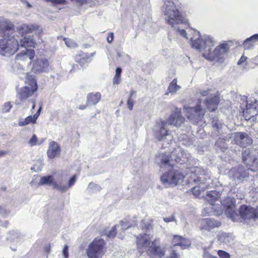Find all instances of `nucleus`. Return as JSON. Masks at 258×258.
Instances as JSON below:
<instances>
[{
  "instance_id": "obj_1",
  "label": "nucleus",
  "mask_w": 258,
  "mask_h": 258,
  "mask_svg": "<svg viewBox=\"0 0 258 258\" xmlns=\"http://www.w3.org/2000/svg\"><path fill=\"white\" fill-rule=\"evenodd\" d=\"M171 157L169 155H163L161 159L160 166L171 167V168L168 172L164 173L161 176V181L163 184L176 185L182 181L184 177L183 174L177 169L172 163Z\"/></svg>"
},
{
  "instance_id": "obj_2",
  "label": "nucleus",
  "mask_w": 258,
  "mask_h": 258,
  "mask_svg": "<svg viewBox=\"0 0 258 258\" xmlns=\"http://www.w3.org/2000/svg\"><path fill=\"white\" fill-rule=\"evenodd\" d=\"M208 177V175L203 169L198 167H196L193 169L190 173L189 181H192L199 184L198 186H196L191 189V192L195 196H199L201 191L205 190V187L201 188L200 185L205 184Z\"/></svg>"
},
{
  "instance_id": "obj_3",
  "label": "nucleus",
  "mask_w": 258,
  "mask_h": 258,
  "mask_svg": "<svg viewBox=\"0 0 258 258\" xmlns=\"http://www.w3.org/2000/svg\"><path fill=\"white\" fill-rule=\"evenodd\" d=\"M167 3L169 5L166 4L164 10L166 23L172 27L176 24L184 23V18L176 8L174 3L172 1H168Z\"/></svg>"
},
{
  "instance_id": "obj_4",
  "label": "nucleus",
  "mask_w": 258,
  "mask_h": 258,
  "mask_svg": "<svg viewBox=\"0 0 258 258\" xmlns=\"http://www.w3.org/2000/svg\"><path fill=\"white\" fill-rule=\"evenodd\" d=\"M106 243L102 238H95L86 249L89 258H102L106 251Z\"/></svg>"
},
{
  "instance_id": "obj_5",
  "label": "nucleus",
  "mask_w": 258,
  "mask_h": 258,
  "mask_svg": "<svg viewBox=\"0 0 258 258\" xmlns=\"http://www.w3.org/2000/svg\"><path fill=\"white\" fill-rule=\"evenodd\" d=\"M0 39V54L3 55H10L15 53L19 48L18 40L10 35L3 37Z\"/></svg>"
},
{
  "instance_id": "obj_6",
  "label": "nucleus",
  "mask_w": 258,
  "mask_h": 258,
  "mask_svg": "<svg viewBox=\"0 0 258 258\" xmlns=\"http://www.w3.org/2000/svg\"><path fill=\"white\" fill-rule=\"evenodd\" d=\"M256 153L253 148L245 149L242 152L243 162L248 167V169L254 172L258 171V159Z\"/></svg>"
},
{
  "instance_id": "obj_7",
  "label": "nucleus",
  "mask_w": 258,
  "mask_h": 258,
  "mask_svg": "<svg viewBox=\"0 0 258 258\" xmlns=\"http://www.w3.org/2000/svg\"><path fill=\"white\" fill-rule=\"evenodd\" d=\"M183 109L185 115L188 119L201 120L206 113V109L202 106V100L199 99L195 106L189 107L184 106Z\"/></svg>"
},
{
  "instance_id": "obj_8",
  "label": "nucleus",
  "mask_w": 258,
  "mask_h": 258,
  "mask_svg": "<svg viewBox=\"0 0 258 258\" xmlns=\"http://www.w3.org/2000/svg\"><path fill=\"white\" fill-rule=\"evenodd\" d=\"M247 99L246 96L243 97L245 105L244 107H241V109L242 116L246 120H248L258 114V107L257 102L255 100L248 103Z\"/></svg>"
},
{
  "instance_id": "obj_9",
  "label": "nucleus",
  "mask_w": 258,
  "mask_h": 258,
  "mask_svg": "<svg viewBox=\"0 0 258 258\" xmlns=\"http://www.w3.org/2000/svg\"><path fill=\"white\" fill-rule=\"evenodd\" d=\"M229 46L227 43H223L217 46L213 52H209L207 54L203 53V56L208 60H217L220 61L223 58L224 56L228 52Z\"/></svg>"
},
{
  "instance_id": "obj_10",
  "label": "nucleus",
  "mask_w": 258,
  "mask_h": 258,
  "mask_svg": "<svg viewBox=\"0 0 258 258\" xmlns=\"http://www.w3.org/2000/svg\"><path fill=\"white\" fill-rule=\"evenodd\" d=\"M220 101V94L217 92L207 97L205 99L204 103L209 111L213 112L217 109Z\"/></svg>"
},
{
  "instance_id": "obj_11",
  "label": "nucleus",
  "mask_w": 258,
  "mask_h": 258,
  "mask_svg": "<svg viewBox=\"0 0 258 258\" xmlns=\"http://www.w3.org/2000/svg\"><path fill=\"white\" fill-rule=\"evenodd\" d=\"M185 121V118L181 114V109L176 107L172 112L167 122L169 124L179 127Z\"/></svg>"
},
{
  "instance_id": "obj_12",
  "label": "nucleus",
  "mask_w": 258,
  "mask_h": 258,
  "mask_svg": "<svg viewBox=\"0 0 258 258\" xmlns=\"http://www.w3.org/2000/svg\"><path fill=\"white\" fill-rule=\"evenodd\" d=\"M49 66L46 58H37L33 63L32 71L35 74H39L46 72Z\"/></svg>"
},
{
  "instance_id": "obj_13",
  "label": "nucleus",
  "mask_w": 258,
  "mask_h": 258,
  "mask_svg": "<svg viewBox=\"0 0 258 258\" xmlns=\"http://www.w3.org/2000/svg\"><path fill=\"white\" fill-rule=\"evenodd\" d=\"M166 124V122L164 120H160L156 123L157 130L155 132V136L159 141L162 140L168 135L169 131L165 128Z\"/></svg>"
},
{
  "instance_id": "obj_14",
  "label": "nucleus",
  "mask_w": 258,
  "mask_h": 258,
  "mask_svg": "<svg viewBox=\"0 0 258 258\" xmlns=\"http://www.w3.org/2000/svg\"><path fill=\"white\" fill-rule=\"evenodd\" d=\"M42 108V105L41 104L37 112L33 115H29L25 119L20 120L18 122V125L20 126H23L29 124H34L36 123L37 120L40 114Z\"/></svg>"
},
{
  "instance_id": "obj_15",
  "label": "nucleus",
  "mask_w": 258,
  "mask_h": 258,
  "mask_svg": "<svg viewBox=\"0 0 258 258\" xmlns=\"http://www.w3.org/2000/svg\"><path fill=\"white\" fill-rule=\"evenodd\" d=\"M236 140L237 144L243 148H245L252 143V139L244 132H239L236 135Z\"/></svg>"
},
{
  "instance_id": "obj_16",
  "label": "nucleus",
  "mask_w": 258,
  "mask_h": 258,
  "mask_svg": "<svg viewBox=\"0 0 258 258\" xmlns=\"http://www.w3.org/2000/svg\"><path fill=\"white\" fill-rule=\"evenodd\" d=\"M200 229L210 231L213 228L218 227L221 225V222L211 219H203L200 221Z\"/></svg>"
},
{
  "instance_id": "obj_17",
  "label": "nucleus",
  "mask_w": 258,
  "mask_h": 258,
  "mask_svg": "<svg viewBox=\"0 0 258 258\" xmlns=\"http://www.w3.org/2000/svg\"><path fill=\"white\" fill-rule=\"evenodd\" d=\"M36 91L29 86L22 87L18 93V98L21 101H25L33 96Z\"/></svg>"
},
{
  "instance_id": "obj_18",
  "label": "nucleus",
  "mask_w": 258,
  "mask_h": 258,
  "mask_svg": "<svg viewBox=\"0 0 258 258\" xmlns=\"http://www.w3.org/2000/svg\"><path fill=\"white\" fill-rule=\"evenodd\" d=\"M14 30V25L10 22L4 19H0V36L5 37L9 35L6 33L7 31H12Z\"/></svg>"
},
{
  "instance_id": "obj_19",
  "label": "nucleus",
  "mask_w": 258,
  "mask_h": 258,
  "mask_svg": "<svg viewBox=\"0 0 258 258\" xmlns=\"http://www.w3.org/2000/svg\"><path fill=\"white\" fill-rule=\"evenodd\" d=\"M60 148L59 145L55 141H51L49 143V148L47 151V155L49 158L53 159L60 154Z\"/></svg>"
},
{
  "instance_id": "obj_20",
  "label": "nucleus",
  "mask_w": 258,
  "mask_h": 258,
  "mask_svg": "<svg viewBox=\"0 0 258 258\" xmlns=\"http://www.w3.org/2000/svg\"><path fill=\"white\" fill-rule=\"evenodd\" d=\"M39 26L36 24H22L18 28V31L22 35L31 33L37 31Z\"/></svg>"
},
{
  "instance_id": "obj_21",
  "label": "nucleus",
  "mask_w": 258,
  "mask_h": 258,
  "mask_svg": "<svg viewBox=\"0 0 258 258\" xmlns=\"http://www.w3.org/2000/svg\"><path fill=\"white\" fill-rule=\"evenodd\" d=\"M148 253L150 256H158L160 258L165 254L164 251L159 246L157 245L154 242L152 243L151 245L149 248Z\"/></svg>"
},
{
  "instance_id": "obj_22",
  "label": "nucleus",
  "mask_w": 258,
  "mask_h": 258,
  "mask_svg": "<svg viewBox=\"0 0 258 258\" xmlns=\"http://www.w3.org/2000/svg\"><path fill=\"white\" fill-rule=\"evenodd\" d=\"M172 244L174 246H180L182 249L185 248L189 245L188 240L179 235H174Z\"/></svg>"
},
{
  "instance_id": "obj_23",
  "label": "nucleus",
  "mask_w": 258,
  "mask_h": 258,
  "mask_svg": "<svg viewBox=\"0 0 258 258\" xmlns=\"http://www.w3.org/2000/svg\"><path fill=\"white\" fill-rule=\"evenodd\" d=\"M38 184L39 185L44 184H52L53 186V188L58 189L59 188V185L56 182L54 181V178L52 175H48L41 177Z\"/></svg>"
},
{
  "instance_id": "obj_24",
  "label": "nucleus",
  "mask_w": 258,
  "mask_h": 258,
  "mask_svg": "<svg viewBox=\"0 0 258 258\" xmlns=\"http://www.w3.org/2000/svg\"><path fill=\"white\" fill-rule=\"evenodd\" d=\"M149 235L147 234H140L137 237V244L138 247H144L150 244Z\"/></svg>"
},
{
  "instance_id": "obj_25",
  "label": "nucleus",
  "mask_w": 258,
  "mask_h": 258,
  "mask_svg": "<svg viewBox=\"0 0 258 258\" xmlns=\"http://www.w3.org/2000/svg\"><path fill=\"white\" fill-rule=\"evenodd\" d=\"M20 44L22 47L25 48H35L36 43L32 37L29 36L21 39Z\"/></svg>"
},
{
  "instance_id": "obj_26",
  "label": "nucleus",
  "mask_w": 258,
  "mask_h": 258,
  "mask_svg": "<svg viewBox=\"0 0 258 258\" xmlns=\"http://www.w3.org/2000/svg\"><path fill=\"white\" fill-rule=\"evenodd\" d=\"M101 95L99 92L90 93L88 94L87 97V104H96L100 100Z\"/></svg>"
},
{
  "instance_id": "obj_27",
  "label": "nucleus",
  "mask_w": 258,
  "mask_h": 258,
  "mask_svg": "<svg viewBox=\"0 0 258 258\" xmlns=\"http://www.w3.org/2000/svg\"><path fill=\"white\" fill-rule=\"evenodd\" d=\"M220 196L221 194L219 191L211 190L207 193L206 198L211 205H214V203L219 200Z\"/></svg>"
},
{
  "instance_id": "obj_28",
  "label": "nucleus",
  "mask_w": 258,
  "mask_h": 258,
  "mask_svg": "<svg viewBox=\"0 0 258 258\" xmlns=\"http://www.w3.org/2000/svg\"><path fill=\"white\" fill-rule=\"evenodd\" d=\"M25 84L30 86V88L36 91L38 90V85L36 80L34 76L27 73L26 76Z\"/></svg>"
},
{
  "instance_id": "obj_29",
  "label": "nucleus",
  "mask_w": 258,
  "mask_h": 258,
  "mask_svg": "<svg viewBox=\"0 0 258 258\" xmlns=\"http://www.w3.org/2000/svg\"><path fill=\"white\" fill-rule=\"evenodd\" d=\"M256 41H258V34L252 35L249 38H247L243 42V47L246 49H250L254 46Z\"/></svg>"
},
{
  "instance_id": "obj_30",
  "label": "nucleus",
  "mask_w": 258,
  "mask_h": 258,
  "mask_svg": "<svg viewBox=\"0 0 258 258\" xmlns=\"http://www.w3.org/2000/svg\"><path fill=\"white\" fill-rule=\"evenodd\" d=\"M177 83V79H174L169 84L165 94H168L169 93H175L179 90L180 89V86L178 85Z\"/></svg>"
},
{
  "instance_id": "obj_31",
  "label": "nucleus",
  "mask_w": 258,
  "mask_h": 258,
  "mask_svg": "<svg viewBox=\"0 0 258 258\" xmlns=\"http://www.w3.org/2000/svg\"><path fill=\"white\" fill-rule=\"evenodd\" d=\"M248 172L243 168L238 167L234 176L239 180H242L248 176Z\"/></svg>"
},
{
  "instance_id": "obj_32",
  "label": "nucleus",
  "mask_w": 258,
  "mask_h": 258,
  "mask_svg": "<svg viewBox=\"0 0 258 258\" xmlns=\"http://www.w3.org/2000/svg\"><path fill=\"white\" fill-rule=\"evenodd\" d=\"M122 70L120 68H117L115 70V74L113 79V84H119L121 80V74Z\"/></svg>"
},
{
  "instance_id": "obj_33",
  "label": "nucleus",
  "mask_w": 258,
  "mask_h": 258,
  "mask_svg": "<svg viewBox=\"0 0 258 258\" xmlns=\"http://www.w3.org/2000/svg\"><path fill=\"white\" fill-rule=\"evenodd\" d=\"M88 57L84 53L78 54L75 56V61L79 63H84L86 61Z\"/></svg>"
},
{
  "instance_id": "obj_34",
  "label": "nucleus",
  "mask_w": 258,
  "mask_h": 258,
  "mask_svg": "<svg viewBox=\"0 0 258 258\" xmlns=\"http://www.w3.org/2000/svg\"><path fill=\"white\" fill-rule=\"evenodd\" d=\"M76 181V175H73L71 177V179L69 181L68 186H63L62 187L59 186V190L61 191H64L67 190L68 188L72 186L75 183Z\"/></svg>"
},
{
  "instance_id": "obj_35",
  "label": "nucleus",
  "mask_w": 258,
  "mask_h": 258,
  "mask_svg": "<svg viewBox=\"0 0 258 258\" xmlns=\"http://www.w3.org/2000/svg\"><path fill=\"white\" fill-rule=\"evenodd\" d=\"M225 202L228 203H230V205H227L224 204V206L226 208L227 210L231 209L233 210L235 207V201L234 198H228L225 200Z\"/></svg>"
},
{
  "instance_id": "obj_36",
  "label": "nucleus",
  "mask_w": 258,
  "mask_h": 258,
  "mask_svg": "<svg viewBox=\"0 0 258 258\" xmlns=\"http://www.w3.org/2000/svg\"><path fill=\"white\" fill-rule=\"evenodd\" d=\"M203 41L202 38L201 37H198L196 40L191 39V46L192 47L195 48L196 49H200L202 46V42Z\"/></svg>"
},
{
  "instance_id": "obj_37",
  "label": "nucleus",
  "mask_w": 258,
  "mask_h": 258,
  "mask_svg": "<svg viewBox=\"0 0 258 258\" xmlns=\"http://www.w3.org/2000/svg\"><path fill=\"white\" fill-rule=\"evenodd\" d=\"M249 211V208L245 205L241 206L239 209V213L242 217L246 216Z\"/></svg>"
},
{
  "instance_id": "obj_38",
  "label": "nucleus",
  "mask_w": 258,
  "mask_h": 258,
  "mask_svg": "<svg viewBox=\"0 0 258 258\" xmlns=\"http://www.w3.org/2000/svg\"><path fill=\"white\" fill-rule=\"evenodd\" d=\"M28 143L31 147L36 146L38 144V139L35 134L33 135L32 137L29 140ZM39 144H40V143H39Z\"/></svg>"
},
{
  "instance_id": "obj_39",
  "label": "nucleus",
  "mask_w": 258,
  "mask_h": 258,
  "mask_svg": "<svg viewBox=\"0 0 258 258\" xmlns=\"http://www.w3.org/2000/svg\"><path fill=\"white\" fill-rule=\"evenodd\" d=\"M116 227L117 225H115L112 227V228L107 235V237L113 238L116 236L117 233Z\"/></svg>"
},
{
  "instance_id": "obj_40",
  "label": "nucleus",
  "mask_w": 258,
  "mask_h": 258,
  "mask_svg": "<svg viewBox=\"0 0 258 258\" xmlns=\"http://www.w3.org/2000/svg\"><path fill=\"white\" fill-rule=\"evenodd\" d=\"M218 255L220 257V258H230V255L227 252L223 250H219L217 251Z\"/></svg>"
},
{
  "instance_id": "obj_41",
  "label": "nucleus",
  "mask_w": 258,
  "mask_h": 258,
  "mask_svg": "<svg viewBox=\"0 0 258 258\" xmlns=\"http://www.w3.org/2000/svg\"><path fill=\"white\" fill-rule=\"evenodd\" d=\"M134 105V98H127L126 101V105L127 108L130 110H132L133 109V107Z\"/></svg>"
},
{
  "instance_id": "obj_42",
  "label": "nucleus",
  "mask_w": 258,
  "mask_h": 258,
  "mask_svg": "<svg viewBox=\"0 0 258 258\" xmlns=\"http://www.w3.org/2000/svg\"><path fill=\"white\" fill-rule=\"evenodd\" d=\"M25 54L28 56L30 59H32L35 56V51L33 49H27Z\"/></svg>"
},
{
  "instance_id": "obj_43",
  "label": "nucleus",
  "mask_w": 258,
  "mask_h": 258,
  "mask_svg": "<svg viewBox=\"0 0 258 258\" xmlns=\"http://www.w3.org/2000/svg\"><path fill=\"white\" fill-rule=\"evenodd\" d=\"M203 257L204 258H217L216 256L213 255L207 250L205 249L204 251Z\"/></svg>"
},
{
  "instance_id": "obj_44",
  "label": "nucleus",
  "mask_w": 258,
  "mask_h": 258,
  "mask_svg": "<svg viewBox=\"0 0 258 258\" xmlns=\"http://www.w3.org/2000/svg\"><path fill=\"white\" fill-rule=\"evenodd\" d=\"M62 255L64 258H69V247L66 244L62 249Z\"/></svg>"
},
{
  "instance_id": "obj_45",
  "label": "nucleus",
  "mask_w": 258,
  "mask_h": 258,
  "mask_svg": "<svg viewBox=\"0 0 258 258\" xmlns=\"http://www.w3.org/2000/svg\"><path fill=\"white\" fill-rule=\"evenodd\" d=\"M12 106L10 102H6L4 105L3 109L5 112H8L10 111Z\"/></svg>"
},
{
  "instance_id": "obj_46",
  "label": "nucleus",
  "mask_w": 258,
  "mask_h": 258,
  "mask_svg": "<svg viewBox=\"0 0 258 258\" xmlns=\"http://www.w3.org/2000/svg\"><path fill=\"white\" fill-rule=\"evenodd\" d=\"M72 2H75L80 5H82L91 2V0H70Z\"/></svg>"
},
{
  "instance_id": "obj_47",
  "label": "nucleus",
  "mask_w": 258,
  "mask_h": 258,
  "mask_svg": "<svg viewBox=\"0 0 258 258\" xmlns=\"http://www.w3.org/2000/svg\"><path fill=\"white\" fill-rule=\"evenodd\" d=\"M179 255L177 253L176 250L173 249L171 251L169 257V258H179Z\"/></svg>"
},
{
  "instance_id": "obj_48",
  "label": "nucleus",
  "mask_w": 258,
  "mask_h": 258,
  "mask_svg": "<svg viewBox=\"0 0 258 258\" xmlns=\"http://www.w3.org/2000/svg\"><path fill=\"white\" fill-rule=\"evenodd\" d=\"M114 39V34L112 32H110L107 36V41L108 43H111Z\"/></svg>"
},
{
  "instance_id": "obj_49",
  "label": "nucleus",
  "mask_w": 258,
  "mask_h": 258,
  "mask_svg": "<svg viewBox=\"0 0 258 258\" xmlns=\"http://www.w3.org/2000/svg\"><path fill=\"white\" fill-rule=\"evenodd\" d=\"M212 126L217 131L221 127V124L219 123L217 121L213 122Z\"/></svg>"
},
{
  "instance_id": "obj_50",
  "label": "nucleus",
  "mask_w": 258,
  "mask_h": 258,
  "mask_svg": "<svg viewBox=\"0 0 258 258\" xmlns=\"http://www.w3.org/2000/svg\"><path fill=\"white\" fill-rule=\"evenodd\" d=\"M8 214V211L6 208L4 206L0 207V214L5 216Z\"/></svg>"
},
{
  "instance_id": "obj_51",
  "label": "nucleus",
  "mask_w": 258,
  "mask_h": 258,
  "mask_svg": "<svg viewBox=\"0 0 258 258\" xmlns=\"http://www.w3.org/2000/svg\"><path fill=\"white\" fill-rule=\"evenodd\" d=\"M210 91H211V90L202 91L200 92V94L203 96H208H208H210V94H211L210 93Z\"/></svg>"
},
{
  "instance_id": "obj_52",
  "label": "nucleus",
  "mask_w": 258,
  "mask_h": 258,
  "mask_svg": "<svg viewBox=\"0 0 258 258\" xmlns=\"http://www.w3.org/2000/svg\"><path fill=\"white\" fill-rule=\"evenodd\" d=\"M174 220V217L173 216H171L170 217H166L164 218V221L166 222H172Z\"/></svg>"
},
{
  "instance_id": "obj_53",
  "label": "nucleus",
  "mask_w": 258,
  "mask_h": 258,
  "mask_svg": "<svg viewBox=\"0 0 258 258\" xmlns=\"http://www.w3.org/2000/svg\"><path fill=\"white\" fill-rule=\"evenodd\" d=\"M178 31L181 35L185 38H186L187 34L186 31L184 29L178 30Z\"/></svg>"
},
{
  "instance_id": "obj_54",
  "label": "nucleus",
  "mask_w": 258,
  "mask_h": 258,
  "mask_svg": "<svg viewBox=\"0 0 258 258\" xmlns=\"http://www.w3.org/2000/svg\"><path fill=\"white\" fill-rule=\"evenodd\" d=\"M137 92L134 89H132L130 93V95L128 98H133L134 96L136 94Z\"/></svg>"
},
{
  "instance_id": "obj_55",
  "label": "nucleus",
  "mask_w": 258,
  "mask_h": 258,
  "mask_svg": "<svg viewBox=\"0 0 258 258\" xmlns=\"http://www.w3.org/2000/svg\"><path fill=\"white\" fill-rule=\"evenodd\" d=\"M246 57L241 56L238 61V64H240L246 60Z\"/></svg>"
},
{
  "instance_id": "obj_56",
  "label": "nucleus",
  "mask_w": 258,
  "mask_h": 258,
  "mask_svg": "<svg viewBox=\"0 0 258 258\" xmlns=\"http://www.w3.org/2000/svg\"><path fill=\"white\" fill-rule=\"evenodd\" d=\"M31 101L32 103V108H31V110H32L34 109L35 108V106H36V101H35V99H33Z\"/></svg>"
},
{
  "instance_id": "obj_57",
  "label": "nucleus",
  "mask_w": 258,
  "mask_h": 258,
  "mask_svg": "<svg viewBox=\"0 0 258 258\" xmlns=\"http://www.w3.org/2000/svg\"><path fill=\"white\" fill-rule=\"evenodd\" d=\"M88 105H81L79 106V108L81 110L85 109Z\"/></svg>"
},
{
  "instance_id": "obj_58",
  "label": "nucleus",
  "mask_w": 258,
  "mask_h": 258,
  "mask_svg": "<svg viewBox=\"0 0 258 258\" xmlns=\"http://www.w3.org/2000/svg\"><path fill=\"white\" fill-rule=\"evenodd\" d=\"M7 153V152L4 151H0V157H2L3 156H4L5 155H6Z\"/></svg>"
},
{
  "instance_id": "obj_59",
  "label": "nucleus",
  "mask_w": 258,
  "mask_h": 258,
  "mask_svg": "<svg viewBox=\"0 0 258 258\" xmlns=\"http://www.w3.org/2000/svg\"><path fill=\"white\" fill-rule=\"evenodd\" d=\"M151 227V225H150V224H148V225H145V226H144V227H143L142 229H145V230H148V229H149Z\"/></svg>"
},
{
  "instance_id": "obj_60",
  "label": "nucleus",
  "mask_w": 258,
  "mask_h": 258,
  "mask_svg": "<svg viewBox=\"0 0 258 258\" xmlns=\"http://www.w3.org/2000/svg\"><path fill=\"white\" fill-rule=\"evenodd\" d=\"M63 40L64 41L66 44L68 46H70V45H69V42H68L67 39L66 38H64L63 39Z\"/></svg>"
},
{
  "instance_id": "obj_61",
  "label": "nucleus",
  "mask_w": 258,
  "mask_h": 258,
  "mask_svg": "<svg viewBox=\"0 0 258 258\" xmlns=\"http://www.w3.org/2000/svg\"><path fill=\"white\" fill-rule=\"evenodd\" d=\"M256 213L257 214L256 216L258 217V209H257Z\"/></svg>"
}]
</instances>
